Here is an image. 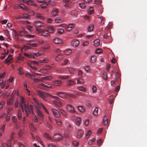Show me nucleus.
<instances>
[{
	"label": "nucleus",
	"instance_id": "f257e3e1",
	"mask_svg": "<svg viewBox=\"0 0 147 147\" xmlns=\"http://www.w3.org/2000/svg\"><path fill=\"white\" fill-rule=\"evenodd\" d=\"M38 94L43 99H45L47 96H49L54 98L59 99V98L57 96H53L52 95L50 94L47 92H43L40 90H38L37 92Z\"/></svg>",
	"mask_w": 147,
	"mask_h": 147
},
{
	"label": "nucleus",
	"instance_id": "f03ea898",
	"mask_svg": "<svg viewBox=\"0 0 147 147\" xmlns=\"http://www.w3.org/2000/svg\"><path fill=\"white\" fill-rule=\"evenodd\" d=\"M24 110L26 113L27 117L28 116V115L32 112L33 107L32 105H24Z\"/></svg>",
	"mask_w": 147,
	"mask_h": 147
},
{
	"label": "nucleus",
	"instance_id": "7ed1b4c3",
	"mask_svg": "<svg viewBox=\"0 0 147 147\" xmlns=\"http://www.w3.org/2000/svg\"><path fill=\"white\" fill-rule=\"evenodd\" d=\"M51 111L53 114L57 117H60V114L59 111L57 110L54 109H51Z\"/></svg>",
	"mask_w": 147,
	"mask_h": 147
},
{
	"label": "nucleus",
	"instance_id": "20e7f679",
	"mask_svg": "<svg viewBox=\"0 0 147 147\" xmlns=\"http://www.w3.org/2000/svg\"><path fill=\"white\" fill-rule=\"evenodd\" d=\"M34 25L37 27H41L45 26L44 24L41 21H35L34 23Z\"/></svg>",
	"mask_w": 147,
	"mask_h": 147
},
{
	"label": "nucleus",
	"instance_id": "39448f33",
	"mask_svg": "<svg viewBox=\"0 0 147 147\" xmlns=\"http://www.w3.org/2000/svg\"><path fill=\"white\" fill-rule=\"evenodd\" d=\"M75 26L74 24H69L65 26L66 30L68 31H70L74 28Z\"/></svg>",
	"mask_w": 147,
	"mask_h": 147
},
{
	"label": "nucleus",
	"instance_id": "423d86ee",
	"mask_svg": "<svg viewBox=\"0 0 147 147\" xmlns=\"http://www.w3.org/2000/svg\"><path fill=\"white\" fill-rule=\"evenodd\" d=\"M67 110L69 112L71 113H75V111L74 107L71 105H66Z\"/></svg>",
	"mask_w": 147,
	"mask_h": 147
},
{
	"label": "nucleus",
	"instance_id": "0eeeda50",
	"mask_svg": "<svg viewBox=\"0 0 147 147\" xmlns=\"http://www.w3.org/2000/svg\"><path fill=\"white\" fill-rule=\"evenodd\" d=\"M40 85L42 86V87H41V88L46 90H48L49 88H52L51 86L49 84H48V86H47L42 83H41L40 84Z\"/></svg>",
	"mask_w": 147,
	"mask_h": 147
},
{
	"label": "nucleus",
	"instance_id": "6e6552de",
	"mask_svg": "<svg viewBox=\"0 0 147 147\" xmlns=\"http://www.w3.org/2000/svg\"><path fill=\"white\" fill-rule=\"evenodd\" d=\"M53 139L56 140H59L62 139L63 137L59 134H55L53 136Z\"/></svg>",
	"mask_w": 147,
	"mask_h": 147
},
{
	"label": "nucleus",
	"instance_id": "1a4fd4ad",
	"mask_svg": "<svg viewBox=\"0 0 147 147\" xmlns=\"http://www.w3.org/2000/svg\"><path fill=\"white\" fill-rule=\"evenodd\" d=\"M79 41L78 40L76 39L73 40L71 42L72 46L75 47H77L79 45Z\"/></svg>",
	"mask_w": 147,
	"mask_h": 147
},
{
	"label": "nucleus",
	"instance_id": "9d476101",
	"mask_svg": "<svg viewBox=\"0 0 147 147\" xmlns=\"http://www.w3.org/2000/svg\"><path fill=\"white\" fill-rule=\"evenodd\" d=\"M25 3H27V4L30 5V6H33L34 7H36L37 6L36 4L34 3L33 1L32 0L26 1Z\"/></svg>",
	"mask_w": 147,
	"mask_h": 147
},
{
	"label": "nucleus",
	"instance_id": "9b49d317",
	"mask_svg": "<svg viewBox=\"0 0 147 147\" xmlns=\"http://www.w3.org/2000/svg\"><path fill=\"white\" fill-rule=\"evenodd\" d=\"M62 84V82L60 80H55L53 82V84L57 86H60Z\"/></svg>",
	"mask_w": 147,
	"mask_h": 147
},
{
	"label": "nucleus",
	"instance_id": "f8f14e48",
	"mask_svg": "<svg viewBox=\"0 0 147 147\" xmlns=\"http://www.w3.org/2000/svg\"><path fill=\"white\" fill-rule=\"evenodd\" d=\"M53 103L57 106L60 107L61 106V102L58 100H54L53 101Z\"/></svg>",
	"mask_w": 147,
	"mask_h": 147
},
{
	"label": "nucleus",
	"instance_id": "ddd939ff",
	"mask_svg": "<svg viewBox=\"0 0 147 147\" xmlns=\"http://www.w3.org/2000/svg\"><path fill=\"white\" fill-rule=\"evenodd\" d=\"M20 100L21 102H20L19 104V105L20 107H23V106H24V105H26L25 103V102L24 101V99L23 97H21L20 98Z\"/></svg>",
	"mask_w": 147,
	"mask_h": 147
},
{
	"label": "nucleus",
	"instance_id": "4468645a",
	"mask_svg": "<svg viewBox=\"0 0 147 147\" xmlns=\"http://www.w3.org/2000/svg\"><path fill=\"white\" fill-rule=\"evenodd\" d=\"M55 22L57 23H61L64 21V20L62 18L58 17L55 20Z\"/></svg>",
	"mask_w": 147,
	"mask_h": 147
},
{
	"label": "nucleus",
	"instance_id": "2eb2a0df",
	"mask_svg": "<svg viewBox=\"0 0 147 147\" xmlns=\"http://www.w3.org/2000/svg\"><path fill=\"white\" fill-rule=\"evenodd\" d=\"M53 42L55 44H58L61 43V40L59 38H56L53 39Z\"/></svg>",
	"mask_w": 147,
	"mask_h": 147
},
{
	"label": "nucleus",
	"instance_id": "dca6fc26",
	"mask_svg": "<svg viewBox=\"0 0 147 147\" xmlns=\"http://www.w3.org/2000/svg\"><path fill=\"white\" fill-rule=\"evenodd\" d=\"M19 7L20 8L26 11L29 10V8L26 7L23 4H20L19 5Z\"/></svg>",
	"mask_w": 147,
	"mask_h": 147
},
{
	"label": "nucleus",
	"instance_id": "f3484780",
	"mask_svg": "<svg viewBox=\"0 0 147 147\" xmlns=\"http://www.w3.org/2000/svg\"><path fill=\"white\" fill-rule=\"evenodd\" d=\"M52 79V77L51 76H47L41 78L42 81L44 80H50Z\"/></svg>",
	"mask_w": 147,
	"mask_h": 147
},
{
	"label": "nucleus",
	"instance_id": "a211bd4d",
	"mask_svg": "<svg viewBox=\"0 0 147 147\" xmlns=\"http://www.w3.org/2000/svg\"><path fill=\"white\" fill-rule=\"evenodd\" d=\"M63 58V55H58L56 57L55 60L57 61H59Z\"/></svg>",
	"mask_w": 147,
	"mask_h": 147
},
{
	"label": "nucleus",
	"instance_id": "6ab92c4d",
	"mask_svg": "<svg viewBox=\"0 0 147 147\" xmlns=\"http://www.w3.org/2000/svg\"><path fill=\"white\" fill-rule=\"evenodd\" d=\"M14 100V97L12 96L9 100H8L7 104L8 105H12L13 104Z\"/></svg>",
	"mask_w": 147,
	"mask_h": 147
},
{
	"label": "nucleus",
	"instance_id": "aec40b11",
	"mask_svg": "<svg viewBox=\"0 0 147 147\" xmlns=\"http://www.w3.org/2000/svg\"><path fill=\"white\" fill-rule=\"evenodd\" d=\"M83 135V132L81 130H78L77 133V137L78 138H81Z\"/></svg>",
	"mask_w": 147,
	"mask_h": 147
},
{
	"label": "nucleus",
	"instance_id": "412c9836",
	"mask_svg": "<svg viewBox=\"0 0 147 147\" xmlns=\"http://www.w3.org/2000/svg\"><path fill=\"white\" fill-rule=\"evenodd\" d=\"M49 34V32L47 30H42V36H47Z\"/></svg>",
	"mask_w": 147,
	"mask_h": 147
},
{
	"label": "nucleus",
	"instance_id": "4be33fe9",
	"mask_svg": "<svg viewBox=\"0 0 147 147\" xmlns=\"http://www.w3.org/2000/svg\"><path fill=\"white\" fill-rule=\"evenodd\" d=\"M56 94L59 97L62 98H64L65 96V93H64L61 92H57L56 93Z\"/></svg>",
	"mask_w": 147,
	"mask_h": 147
},
{
	"label": "nucleus",
	"instance_id": "5701e85b",
	"mask_svg": "<svg viewBox=\"0 0 147 147\" xmlns=\"http://www.w3.org/2000/svg\"><path fill=\"white\" fill-rule=\"evenodd\" d=\"M81 119L79 117H77L76 119V122L77 126H79L81 123Z\"/></svg>",
	"mask_w": 147,
	"mask_h": 147
},
{
	"label": "nucleus",
	"instance_id": "b1692460",
	"mask_svg": "<svg viewBox=\"0 0 147 147\" xmlns=\"http://www.w3.org/2000/svg\"><path fill=\"white\" fill-rule=\"evenodd\" d=\"M58 12V9L56 8H53L52 12V14L54 16H56Z\"/></svg>",
	"mask_w": 147,
	"mask_h": 147
},
{
	"label": "nucleus",
	"instance_id": "393cba45",
	"mask_svg": "<svg viewBox=\"0 0 147 147\" xmlns=\"http://www.w3.org/2000/svg\"><path fill=\"white\" fill-rule=\"evenodd\" d=\"M103 123L105 125H107L108 123V119L106 116H104L103 118Z\"/></svg>",
	"mask_w": 147,
	"mask_h": 147
},
{
	"label": "nucleus",
	"instance_id": "a878e982",
	"mask_svg": "<svg viewBox=\"0 0 147 147\" xmlns=\"http://www.w3.org/2000/svg\"><path fill=\"white\" fill-rule=\"evenodd\" d=\"M78 110L81 112H83L85 111V109L83 106H79L78 107Z\"/></svg>",
	"mask_w": 147,
	"mask_h": 147
},
{
	"label": "nucleus",
	"instance_id": "bb28decb",
	"mask_svg": "<svg viewBox=\"0 0 147 147\" xmlns=\"http://www.w3.org/2000/svg\"><path fill=\"white\" fill-rule=\"evenodd\" d=\"M47 31L49 32V33H53L54 32V30L53 27L50 26L48 27Z\"/></svg>",
	"mask_w": 147,
	"mask_h": 147
},
{
	"label": "nucleus",
	"instance_id": "cd10ccee",
	"mask_svg": "<svg viewBox=\"0 0 147 147\" xmlns=\"http://www.w3.org/2000/svg\"><path fill=\"white\" fill-rule=\"evenodd\" d=\"M12 56V55H9L7 58H6L5 60V61H6V63H8L10 62L11 60V59L12 58V57H11Z\"/></svg>",
	"mask_w": 147,
	"mask_h": 147
},
{
	"label": "nucleus",
	"instance_id": "c85d7f7f",
	"mask_svg": "<svg viewBox=\"0 0 147 147\" xmlns=\"http://www.w3.org/2000/svg\"><path fill=\"white\" fill-rule=\"evenodd\" d=\"M66 84L68 86H70L74 84V81L71 80H69L67 82Z\"/></svg>",
	"mask_w": 147,
	"mask_h": 147
},
{
	"label": "nucleus",
	"instance_id": "c756f323",
	"mask_svg": "<svg viewBox=\"0 0 147 147\" xmlns=\"http://www.w3.org/2000/svg\"><path fill=\"white\" fill-rule=\"evenodd\" d=\"M76 80L78 84H82L84 83L83 80L81 78V77L77 78Z\"/></svg>",
	"mask_w": 147,
	"mask_h": 147
},
{
	"label": "nucleus",
	"instance_id": "7c9ffc66",
	"mask_svg": "<svg viewBox=\"0 0 147 147\" xmlns=\"http://www.w3.org/2000/svg\"><path fill=\"white\" fill-rule=\"evenodd\" d=\"M72 50L70 49H67L64 51L65 54L67 55H69L71 53Z\"/></svg>",
	"mask_w": 147,
	"mask_h": 147
},
{
	"label": "nucleus",
	"instance_id": "2f4dec72",
	"mask_svg": "<svg viewBox=\"0 0 147 147\" xmlns=\"http://www.w3.org/2000/svg\"><path fill=\"white\" fill-rule=\"evenodd\" d=\"M42 3V4L40 5V6L41 8H46L48 5V3L47 2H44Z\"/></svg>",
	"mask_w": 147,
	"mask_h": 147
},
{
	"label": "nucleus",
	"instance_id": "473e14b6",
	"mask_svg": "<svg viewBox=\"0 0 147 147\" xmlns=\"http://www.w3.org/2000/svg\"><path fill=\"white\" fill-rule=\"evenodd\" d=\"M48 3L49 5L51 6H53L56 4L54 0H49Z\"/></svg>",
	"mask_w": 147,
	"mask_h": 147
},
{
	"label": "nucleus",
	"instance_id": "72a5a7b5",
	"mask_svg": "<svg viewBox=\"0 0 147 147\" xmlns=\"http://www.w3.org/2000/svg\"><path fill=\"white\" fill-rule=\"evenodd\" d=\"M44 54V52L41 51H39L37 53H35L34 55L37 57H38L41 56Z\"/></svg>",
	"mask_w": 147,
	"mask_h": 147
},
{
	"label": "nucleus",
	"instance_id": "f704fd0d",
	"mask_svg": "<svg viewBox=\"0 0 147 147\" xmlns=\"http://www.w3.org/2000/svg\"><path fill=\"white\" fill-rule=\"evenodd\" d=\"M100 41L98 39H96L94 41V44L95 46H98L100 45Z\"/></svg>",
	"mask_w": 147,
	"mask_h": 147
},
{
	"label": "nucleus",
	"instance_id": "c9c22d12",
	"mask_svg": "<svg viewBox=\"0 0 147 147\" xmlns=\"http://www.w3.org/2000/svg\"><path fill=\"white\" fill-rule=\"evenodd\" d=\"M12 121L15 124L18 123L17 118L15 116H13L12 117Z\"/></svg>",
	"mask_w": 147,
	"mask_h": 147
},
{
	"label": "nucleus",
	"instance_id": "e433bc0d",
	"mask_svg": "<svg viewBox=\"0 0 147 147\" xmlns=\"http://www.w3.org/2000/svg\"><path fill=\"white\" fill-rule=\"evenodd\" d=\"M78 89L81 91L82 92H86V89L83 87L82 86H79L77 88Z\"/></svg>",
	"mask_w": 147,
	"mask_h": 147
},
{
	"label": "nucleus",
	"instance_id": "4c0bfd02",
	"mask_svg": "<svg viewBox=\"0 0 147 147\" xmlns=\"http://www.w3.org/2000/svg\"><path fill=\"white\" fill-rule=\"evenodd\" d=\"M18 117L19 120L21 119L22 117L21 111L20 110L18 111Z\"/></svg>",
	"mask_w": 147,
	"mask_h": 147
},
{
	"label": "nucleus",
	"instance_id": "58836bf2",
	"mask_svg": "<svg viewBox=\"0 0 147 147\" xmlns=\"http://www.w3.org/2000/svg\"><path fill=\"white\" fill-rule=\"evenodd\" d=\"M67 70L71 74H73L75 71L74 69L72 67H68Z\"/></svg>",
	"mask_w": 147,
	"mask_h": 147
},
{
	"label": "nucleus",
	"instance_id": "ea45409f",
	"mask_svg": "<svg viewBox=\"0 0 147 147\" xmlns=\"http://www.w3.org/2000/svg\"><path fill=\"white\" fill-rule=\"evenodd\" d=\"M37 113L39 115V116L41 118H42L43 117V115L42 114L41 112L40 111L39 109H37Z\"/></svg>",
	"mask_w": 147,
	"mask_h": 147
},
{
	"label": "nucleus",
	"instance_id": "a19ab883",
	"mask_svg": "<svg viewBox=\"0 0 147 147\" xmlns=\"http://www.w3.org/2000/svg\"><path fill=\"white\" fill-rule=\"evenodd\" d=\"M26 76L28 78L33 79L35 77V76L33 75H31L29 73H27L26 74Z\"/></svg>",
	"mask_w": 147,
	"mask_h": 147
},
{
	"label": "nucleus",
	"instance_id": "79ce46f5",
	"mask_svg": "<svg viewBox=\"0 0 147 147\" xmlns=\"http://www.w3.org/2000/svg\"><path fill=\"white\" fill-rule=\"evenodd\" d=\"M80 7L83 9H85L86 7L85 4L83 3H81L79 4Z\"/></svg>",
	"mask_w": 147,
	"mask_h": 147
},
{
	"label": "nucleus",
	"instance_id": "37998d69",
	"mask_svg": "<svg viewBox=\"0 0 147 147\" xmlns=\"http://www.w3.org/2000/svg\"><path fill=\"white\" fill-rule=\"evenodd\" d=\"M110 99L109 100V102L110 104H112L113 101L114 95H111L110 96Z\"/></svg>",
	"mask_w": 147,
	"mask_h": 147
},
{
	"label": "nucleus",
	"instance_id": "c03bdc74",
	"mask_svg": "<svg viewBox=\"0 0 147 147\" xmlns=\"http://www.w3.org/2000/svg\"><path fill=\"white\" fill-rule=\"evenodd\" d=\"M98 109L96 107L93 112V114L94 116H97L98 115Z\"/></svg>",
	"mask_w": 147,
	"mask_h": 147
},
{
	"label": "nucleus",
	"instance_id": "a18cd8bd",
	"mask_svg": "<svg viewBox=\"0 0 147 147\" xmlns=\"http://www.w3.org/2000/svg\"><path fill=\"white\" fill-rule=\"evenodd\" d=\"M36 16L37 18H39L40 19H44L45 18L43 16L42 14H40L39 13H37L36 14Z\"/></svg>",
	"mask_w": 147,
	"mask_h": 147
},
{
	"label": "nucleus",
	"instance_id": "49530a36",
	"mask_svg": "<svg viewBox=\"0 0 147 147\" xmlns=\"http://www.w3.org/2000/svg\"><path fill=\"white\" fill-rule=\"evenodd\" d=\"M96 57L95 56H92L91 58V63H94L96 60Z\"/></svg>",
	"mask_w": 147,
	"mask_h": 147
},
{
	"label": "nucleus",
	"instance_id": "de8ad7c7",
	"mask_svg": "<svg viewBox=\"0 0 147 147\" xmlns=\"http://www.w3.org/2000/svg\"><path fill=\"white\" fill-rule=\"evenodd\" d=\"M91 134V130H89L87 131L86 134V138L87 139L90 136Z\"/></svg>",
	"mask_w": 147,
	"mask_h": 147
},
{
	"label": "nucleus",
	"instance_id": "09e8293b",
	"mask_svg": "<svg viewBox=\"0 0 147 147\" xmlns=\"http://www.w3.org/2000/svg\"><path fill=\"white\" fill-rule=\"evenodd\" d=\"M32 137L33 139L37 140L40 143H42V142L41 140L38 136H36V137L35 138L33 136Z\"/></svg>",
	"mask_w": 147,
	"mask_h": 147
},
{
	"label": "nucleus",
	"instance_id": "8fccbe9b",
	"mask_svg": "<svg viewBox=\"0 0 147 147\" xmlns=\"http://www.w3.org/2000/svg\"><path fill=\"white\" fill-rule=\"evenodd\" d=\"M102 77L105 80H107V73L104 72H103L102 74Z\"/></svg>",
	"mask_w": 147,
	"mask_h": 147
},
{
	"label": "nucleus",
	"instance_id": "3c124183",
	"mask_svg": "<svg viewBox=\"0 0 147 147\" xmlns=\"http://www.w3.org/2000/svg\"><path fill=\"white\" fill-rule=\"evenodd\" d=\"M35 108L36 111H37V109H39L41 108V106L40 105L39 103H37L35 105Z\"/></svg>",
	"mask_w": 147,
	"mask_h": 147
},
{
	"label": "nucleus",
	"instance_id": "603ef678",
	"mask_svg": "<svg viewBox=\"0 0 147 147\" xmlns=\"http://www.w3.org/2000/svg\"><path fill=\"white\" fill-rule=\"evenodd\" d=\"M94 28V26L93 25H91L88 27V30L89 31H91L93 30Z\"/></svg>",
	"mask_w": 147,
	"mask_h": 147
},
{
	"label": "nucleus",
	"instance_id": "864d4df0",
	"mask_svg": "<svg viewBox=\"0 0 147 147\" xmlns=\"http://www.w3.org/2000/svg\"><path fill=\"white\" fill-rule=\"evenodd\" d=\"M99 18L101 20V22L102 23V24H104V22H103V21H104L105 20V18L103 16H101Z\"/></svg>",
	"mask_w": 147,
	"mask_h": 147
},
{
	"label": "nucleus",
	"instance_id": "5fc2aeb1",
	"mask_svg": "<svg viewBox=\"0 0 147 147\" xmlns=\"http://www.w3.org/2000/svg\"><path fill=\"white\" fill-rule=\"evenodd\" d=\"M24 55L25 56L29 58H34L35 57V56H33L26 53H24Z\"/></svg>",
	"mask_w": 147,
	"mask_h": 147
},
{
	"label": "nucleus",
	"instance_id": "6e6d98bb",
	"mask_svg": "<svg viewBox=\"0 0 147 147\" xmlns=\"http://www.w3.org/2000/svg\"><path fill=\"white\" fill-rule=\"evenodd\" d=\"M44 135L45 137L48 138L50 140H52V138L49 134L47 133H45Z\"/></svg>",
	"mask_w": 147,
	"mask_h": 147
},
{
	"label": "nucleus",
	"instance_id": "4d7b16f0",
	"mask_svg": "<svg viewBox=\"0 0 147 147\" xmlns=\"http://www.w3.org/2000/svg\"><path fill=\"white\" fill-rule=\"evenodd\" d=\"M78 74L79 76L81 78L83 76V73L81 70H79L78 71Z\"/></svg>",
	"mask_w": 147,
	"mask_h": 147
},
{
	"label": "nucleus",
	"instance_id": "13d9d810",
	"mask_svg": "<svg viewBox=\"0 0 147 147\" xmlns=\"http://www.w3.org/2000/svg\"><path fill=\"white\" fill-rule=\"evenodd\" d=\"M48 61L49 60L48 59L46 58L40 60V62L42 63H47Z\"/></svg>",
	"mask_w": 147,
	"mask_h": 147
},
{
	"label": "nucleus",
	"instance_id": "bf43d9fd",
	"mask_svg": "<svg viewBox=\"0 0 147 147\" xmlns=\"http://www.w3.org/2000/svg\"><path fill=\"white\" fill-rule=\"evenodd\" d=\"M33 81L35 82H40V81H42V80H41V78L40 79L38 78H34L33 79Z\"/></svg>",
	"mask_w": 147,
	"mask_h": 147
},
{
	"label": "nucleus",
	"instance_id": "052dcab7",
	"mask_svg": "<svg viewBox=\"0 0 147 147\" xmlns=\"http://www.w3.org/2000/svg\"><path fill=\"white\" fill-rule=\"evenodd\" d=\"M64 30L63 28H60L58 29L57 32L58 33L61 34L63 32Z\"/></svg>",
	"mask_w": 147,
	"mask_h": 147
},
{
	"label": "nucleus",
	"instance_id": "680f3d73",
	"mask_svg": "<svg viewBox=\"0 0 147 147\" xmlns=\"http://www.w3.org/2000/svg\"><path fill=\"white\" fill-rule=\"evenodd\" d=\"M5 106V102L3 101L0 102V110Z\"/></svg>",
	"mask_w": 147,
	"mask_h": 147
},
{
	"label": "nucleus",
	"instance_id": "e2e57ef3",
	"mask_svg": "<svg viewBox=\"0 0 147 147\" xmlns=\"http://www.w3.org/2000/svg\"><path fill=\"white\" fill-rule=\"evenodd\" d=\"M23 132V129H21L18 134V135L20 137H21L22 136Z\"/></svg>",
	"mask_w": 147,
	"mask_h": 147
},
{
	"label": "nucleus",
	"instance_id": "0e129e2a",
	"mask_svg": "<svg viewBox=\"0 0 147 147\" xmlns=\"http://www.w3.org/2000/svg\"><path fill=\"white\" fill-rule=\"evenodd\" d=\"M29 17V16H28V15L25 14H24L22 16L20 17L21 18H24L26 19H28Z\"/></svg>",
	"mask_w": 147,
	"mask_h": 147
},
{
	"label": "nucleus",
	"instance_id": "69168bd1",
	"mask_svg": "<svg viewBox=\"0 0 147 147\" xmlns=\"http://www.w3.org/2000/svg\"><path fill=\"white\" fill-rule=\"evenodd\" d=\"M67 129L69 132H71L73 130V128L70 125H69L67 126Z\"/></svg>",
	"mask_w": 147,
	"mask_h": 147
},
{
	"label": "nucleus",
	"instance_id": "338daca9",
	"mask_svg": "<svg viewBox=\"0 0 147 147\" xmlns=\"http://www.w3.org/2000/svg\"><path fill=\"white\" fill-rule=\"evenodd\" d=\"M95 140V138H92L88 142V144L90 145H91L92 144V143L94 142Z\"/></svg>",
	"mask_w": 147,
	"mask_h": 147
},
{
	"label": "nucleus",
	"instance_id": "774afa93",
	"mask_svg": "<svg viewBox=\"0 0 147 147\" xmlns=\"http://www.w3.org/2000/svg\"><path fill=\"white\" fill-rule=\"evenodd\" d=\"M92 89L93 93H95L96 92L97 88L96 86H93L92 87Z\"/></svg>",
	"mask_w": 147,
	"mask_h": 147
}]
</instances>
